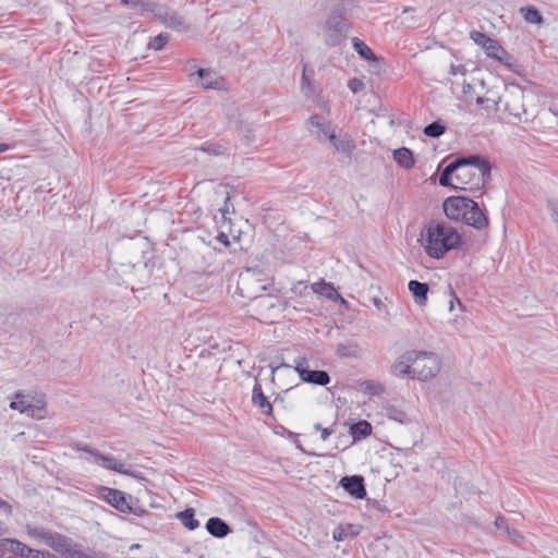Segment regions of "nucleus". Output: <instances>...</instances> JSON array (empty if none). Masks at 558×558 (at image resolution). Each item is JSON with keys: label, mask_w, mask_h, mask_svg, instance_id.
Returning a JSON list of instances; mask_svg holds the SVG:
<instances>
[{"label": "nucleus", "mask_w": 558, "mask_h": 558, "mask_svg": "<svg viewBox=\"0 0 558 558\" xmlns=\"http://www.w3.org/2000/svg\"><path fill=\"white\" fill-rule=\"evenodd\" d=\"M490 162L481 155L458 156L441 171L439 184L456 190L482 191L490 179Z\"/></svg>", "instance_id": "f257e3e1"}, {"label": "nucleus", "mask_w": 558, "mask_h": 558, "mask_svg": "<svg viewBox=\"0 0 558 558\" xmlns=\"http://www.w3.org/2000/svg\"><path fill=\"white\" fill-rule=\"evenodd\" d=\"M421 236L426 254L436 259L442 258L462 243V238L456 228L444 221H430L424 227Z\"/></svg>", "instance_id": "f03ea898"}, {"label": "nucleus", "mask_w": 558, "mask_h": 558, "mask_svg": "<svg viewBox=\"0 0 558 558\" xmlns=\"http://www.w3.org/2000/svg\"><path fill=\"white\" fill-rule=\"evenodd\" d=\"M444 211L450 220L461 221L477 230L486 229L489 220L486 210L473 199L464 196H450L444 202Z\"/></svg>", "instance_id": "7ed1b4c3"}, {"label": "nucleus", "mask_w": 558, "mask_h": 558, "mask_svg": "<svg viewBox=\"0 0 558 558\" xmlns=\"http://www.w3.org/2000/svg\"><path fill=\"white\" fill-rule=\"evenodd\" d=\"M266 289L267 286L257 278L254 270L246 269L245 272L240 274L238 280L239 293L250 300L259 299V305L271 308L275 306L272 298L270 295H262V292Z\"/></svg>", "instance_id": "20e7f679"}, {"label": "nucleus", "mask_w": 558, "mask_h": 558, "mask_svg": "<svg viewBox=\"0 0 558 558\" xmlns=\"http://www.w3.org/2000/svg\"><path fill=\"white\" fill-rule=\"evenodd\" d=\"M348 31L349 24L343 16L342 9L333 10L323 27L325 44L328 47L340 46L347 39Z\"/></svg>", "instance_id": "39448f33"}, {"label": "nucleus", "mask_w": 558, "mask_h": 558, "mask_svg": "<svg viewBox=\"0 0 558 558\" xmlns=\"http://www.w3.org/2000/svg\"><path fill=\"white\" fill-rule=\"evenodd\" d=\"M412 379L427 381L435 378L441 369V360L435 352L416 350Z\"/></svg>", "instance_id": "423d86ee"}, {"label": "nucleus", "mask_w": 558, "mask_h": 558, "mask_svg": "<svg viewBox=\"0 0 558 558\" xmlns=\"http://www.w3.org/2000/svg\"><path fill=\"white\" fill-rule=\"evenodd\" d=\"M470 37L477 46L485 50L487 57L495 59L500 63L508 64V59H510V56L496 39L480 31H472L470 33Z\"/></svg>", "instance_id": "0eeeda50"}, {"label": "nucleus", "mask_w": 558, "mask_h": 558, "mask_svg": "<svg viewBox=\"0 0 558 558\" xmlns=\"http://www.w3.org/2000/svg\"><path fill=\"white\" fill-rule=\"evenodd\" d=\"M47 546L59 553L62 558H80L83 553L81 544L58 532H52Z\"/></svg>", "instance_id": "6e6552de"}, {"label": "nucleus", "mask_w": 558, "mask_h": 558, "mask_svg": "<svg viewBox=\"0 0 558 558\" xmlns=\"http://www.w3.org/2000/svg\"><path fill=\"white\" fill-rule=\"evenodd\" d=\"M71 447L75 451H82V452H86V453L90 454L92 457H94L96 459V461L98 463L101 462L100 463L101 466L107 470L114 471V472L123 474V475L130 474V471L125 468V464L117 461L111 456L102 454L100 451L93 449L89 446L83 445L81 442H75V444L71 445Z\"/></svg>", "instance_id": "1a4fd4ad"}, {"label": "nucleus", "mask_w": 558, "mask_h": 558, "mask_svg": "<svg viewBox=\"0 0 558 558\" xmlns=\"http://www.w3.org/2000/svg\"><path fill=\"white\" fill-rule=\"evenodd\" d=\"M306 364L307 360L305 357L295 360L294 369L303 381L318 386H326L330 383V376L326 371H311Z\"/></svg>", "instance_id": "9d476101"}, {"label": "nucleus", "mask_w": 558, "mask_h": 558, "mask_svg": "<svg viewBox=\"0 0 558 558\" xmlns=\"http://www.w3.org/2000/svg\"><path fill=\"white\" fill-rule=\"evenodd\" d=\"M153 13L168 28L177 32H184L189 28L184 17L174 11H161L158 7Z\"/></svg>", "instance_id": "9b49d317"}, {"label": "nucleus", "mask_w": 558, "mask_h": 558, "mask_svg": "<svg viewBox=\"0 0 558 558\" xmlns=\"http://www.w3.org/2000/svg\"><path fill=\"white\" fill-rule=\"evenodd\" d=\"M416 356V350L405 351L392 364L393 372L401 377L412 379L413 363L415 362Z\"/></svg>", "instance_id": "f8f14e48"}, {"label": "nucleus", "mask_w": 558, "mask_h": 558, "mask_svg": "<svg viewBox=\"0 0 558 558\" xmlns=\"http://www.w3.org/2000/svg\"><path fill=\"white\" fill-rule=\"evenodd\" d=\"M340 485L355 499H364L366 497L364 478L361 475L344 476L340 480Z\"/></svg>", "instance_id": "ddd939ff"}, {"label": "nucleus", "mask_w": 558, "mask_h": 558, "mask_svg": "<svg viewBox=\"0 0 558 558\" xmlns=\"http://www.w3.org/2000/svg\"><path fill=\"white\" fill-rule=\"evenodd\" d=\"M252 404L259 410L264 415L271 416L274 412L272 404L265 396L262 385L258 379H255V384L252 390Z\"/></svg>", "instance_id": "4468645a"}, {"label": "nucleus", "mask_w": 558, "mask_h": 558, "mask_svg": "<svg viewBox=\"0 0 558 558\" xmlns=\"http://www.w3.org/2000/svg\"><path fill=\"white\" fill-rule=\"evenodd\" d=\"M104 499L121 512H130L131 507L126 502L125 494L119 489L102 487Z\"/></svg>", "instance_id": "2eb2a0df"}, {"label": "nucleus", "mask_w": 558, "mask_h": 558, "mask_svg": "<svg viewBox=\"0 0 558 558\" xmlns=\"http://www.w3.org/2000/svg\"><path fill=\"white\" fill-rule=\"evenodd\" d=\"M306 123L311 134L316 136L317 140H322L323 136L329 137V134L333 132L330 128V123L319 114L311 116Z\"/></svg>", "instance_id": "dca6fc26"}, {"label": "nucleus", "mask_w": 558, "mask_h": 558, "mask_svg": "<svg viewBox=\"0 0 558 558\" xmlns=\"http://www.w3.org/2000/svg\"><path fill=\"white\" fill-rule=\"evenodd\" d=\"M408 288L417 305H426L429 291V286L427 283L417 280H410Z\"/></svg>", "instance_id": "f3484780"}, {"label": "nucleus", "mask_w": 558, "mask_h": 558, "mask_svg": "<svg viewBox=\"0 0 558 558\" xmlns=\"http://www.w3.org/2000/svg\"><path fill=\"white\" fill-rule=\"evenodd\" d=\"M329 141L337 151L344 154L347 157H351L355 149V144L348 136L339 137L335 131L329 134Z\"/></svg>", "instance_id": "a211bd4d"}, {"label": "nucleus", "mask_w": 558, "mask_h": 558, "mask_svg": "<svg viewBox=\"0 0 558 558\" xmlns=\"http://www.w3.org/2000/svg\"><path fill=\"white\" fill-rule=\"evenodd\" d=\"M206 530L210 535L218 538H223L231 532L230 526L222 519L217 517L207 520Z\"/></svg>", "instance_id": "6ab92c4d"}, {"label": "nucleus", "mask_w": 558, "mask_h": 558, "mask_svg": "<svg viewBox=\"0 0 558 558\" xmlns=\"http://www.w3.org/2000/svg\"><path fill=\"white\" fill-rule=\"evenodd\" d=\"M197 75L202 80L203 87L206 89H220L223 86V80L208 69H198Z\"/></svg>", "instance_id": "aec40b11"}, {"label": "nucleus", "mask_w": 558, "mask_h": 558, "mask_svg": "<svg viewBox=\"0 0 558 558\" xmlns=\"http://www.w3.org/2000/svg\"><path fill=\"white\" fill-rule=\"evenodd\" d=\"M395 161L404 169H411L414 166V157L412 150L405 147L398 148L393 151Z\"/></svg>", "instance_id": "412c9836"}, {"label": "nucleus", "mask_w": 558, "mask_h": 558, "mask_svg": "<svg viewBox=\"0 0 558 558\" xmlns=\"http://www.w3.org/2000/svg\"><path fill=\"white\" fill-rule=\"evenodd\" d=\"M312 289L315 293L320 294L329 300H337L338 298H340L342 302H344V300L340 296L335 287L329 282L322 280L319 282L314 283L312 286Z\"/></svg>", "instance_id": "4be33fe9"}, {"label": "nucleus", "mask_w": 558, "mask_h": 558, "mask_svg": "<svg viewBox=\"0 0 558 558\" xmlns=\"http://www.w3.org/2000/svg\"><path fill=\"white\" fill-rule=\"evenodd\" d=\"M350 434L354 441L361 440L372 434V425L365 420H361L350 426Z\"/></svg>", "instance_id": "5701e85b"}, {"label": "nucleus", "mask_w": 558, "mask_h": 558, "mask_svg": "<svg viewBox=\"0 0 558 558\" xmlns=\"http://www.w3.org/2000/svg\"><path fill=\"white\" fill-rule=\"evenodd\" d=\"M359 535V529L353 524H340L332 533V537L337 542H342L348 537H355Z\"/></svg>", "instance_id": "b1692460"}, {"label": "nucleus", "mask_w": 558, "mask_h": 558, "mask_svg": "<svg viewBox=\"0 0 558 558\" xmlns=\"http://www.w3.org/2000/svg\"><path fill=\"white\" fill-rule=\"evenodd\" d=\"M26 532H27V535L29 537H32L33 539L39 541V542L44 543L45 545H48L49 537H50V535L52 534L53 531L48 530V529L43 527V526L27 524L26 525Z\"/></svg>", "instance_id": "393cba45"}, {"label": "nucleus", "mask_w": 558, "mask_h": 558, "mask_svg": "<svg viewBox=\"0 0 558 558\" xmlns=\"http://www.w3.org/2000/svg\"><path fill=\"white\" fill-rule=\"evenodd\" d=\"M1 545L4 546L7 549H9L12 554L15 556H20L21 558H26L28 555V550H31V547L25 545L22 542H19L16 539H2Z\"/></svg>", "instance_id": "a878e982"}, {"label": "nucleus", "mask_w": 558, "mask_h": 558, "mask_svg": "<svg viewBox=\"0 0 558 558\" xmlns=\"http://www.w3.org/2000/svg\"><path fill=\"white\" fill-rule=\"evenodd\" d=\"M1 545L4 546L7 549H9L12 554L15 556H20L21 558H26L28 555V550H31V547L25 545L22 542H19L16 539H2Z\"/></svg>", "instance_id": "bb28decb"}, {"label": "nucleus", "mask_w": 558, "mask_h": 558, "mask_svg": "<svg viewBox=\"0 0 558 558\" xmlns=\"http://www.w3.org/2000/svg\"><path fill=\"white\" fill-rule=\"evenodd\" d=\"M1 545L4 546L7 549H9L12 554L15 556H20L21 558H26L28 555V550H31V547L25 545L22 542H19L16 539H2Z\"/></svg>", "instance_id": "cd10ccee"}, {"label": "nucleus", "mask_w": 558, "mask_h": 558, "mask_svg": "<svg viewBox=\"0 0 558 558\" xmlns=\"http://www.w3.org/2000/svg\"><path fill=\"white\" fill-rule=\"evenodd\" d=\"M352 45L357 54L367 61H377V57L374 51L360 38L353 37Z\"/></svg>", "instance_id": "c85d7f7f"}, {"label": "nucleus", "mask_w": 558, "mask_h": 558, "mask_svg": "<svg viewBox=\"0 0 558 558\" xmlns=\"http://www.w3.org/2000/svg\"><path fill=\"white\" fill-rule=\"evenodd\" d=\"M181 523L190 531H194L199 526V521L195 518L193 508H187L177 514Z\"/></svg>", "instance_id": "c756f323"}, {"label": "nucleus", "mask_w": 558, "mask_h": 558, "mask_svg": "<svg viewBox=\"0 0 558 558\" xmlns=\"http://www.w3.org/2000/svg\"><path fill=\"white\" fill-rule=\"evenodd\" d=\"M520 12L527 23L539 25L544 22L541 12L533 5L522 7Z\"/></svg>", "instance_id": "7c9ffc66"}, {"label": "nucleus", "mask_w": 558, "mask_h": 558, "mask_svg": "<svg viewBox=\"0 0 558 558\" xmlns=\"http://www.w3.org/2000/svg\"><path fill=\"white\" fill-rule=\"evenodd\" d=\"M123 4L129 5L131 9H138L142 12H155L158 4L147 0H120Z\"/></svg>", "instance_id": "2f4dec72"}, {"label": "nucleus", "mask_w": 558, "mask_h": 558, "mask_svg": "<svg viewBox=\"0 0 558 558\" xmlns=\"http://www.w3.org/2000/svg\"><path fill=\"white\" fill-rule=\"evenodd\" d=\"M423 132L428 137L437 138L446 132V126L440 121H434L427 124Z\"/></svg>", "instance_id": "473e14b6"}, {"label": "nucleus", "mask_w": 558, "mask_h": 558, "mask_svg": "<svg viewBox=\"0 0 558 558\" xmlns=\"http://www.w3.org/2000/svg\"><path fill=\"white\" fill-rule=\"evenodd\" d=\"M24 395L21 392V391H17L15 393V400H13L11 403H10V408L12 410H17L20 411L21 413H26L28 412L29 410H32L34 407L26 402L24 400Z\"/></svg>", "instance_id": "72a5a7b5"}, {"label": "nucleus", "mask_w": 558, "mask_h": 558, "mask_svg": "<svg viewBox=\"0 0 558 558\" xmlns=\"http://www.w3.org/2000/svg\"><path fill=\"white\" fill-rule=\"evenodd\" d=\"M170 36L166 33H160L159 35L155 36L148 44V49L153 50H161L165 45L169 41Z\"/></svg>", "instance_id": "f704fd0d"}, {"label": "nucleus", "mask_w": 558, "mask_h": 558, "mask_svg": "<svg viewBox=\"0 0 558 558\" xmlns=\"http://www.w3.org/2000/svg\"><path fill=\"white\" fill-rule=\"evenodd\" d=\"M363 387H364V392L369 396L379 395L384 390L383 386L374 380H365L363 383Z\"/></svg>", "instance_id": "c9c22d12"}, {"label": "nucleus", "mask_w": 558, "mask_h": 558, "mask_svg": "<svg viewBox=\"0 0 558 558\" xmlns=\"http://www.w3.org/2000/svg\"><path fill=\"white\" fill-rule=\"evenodd\" d=\"M201 149L215 156L222 155L226 151V147L221 144H204Z\"/></svg>", "instance_id": "e433bc0d"}, {"label": "nucleus", "mask_w": 558, "mask_h": 558, "mask_svg": "<svg viewBox=\"0 0 558 558\" xmlns=\"http://www.w3.org/2000/svg\"><path fill=\"white\" fill-rule=\"evenodd\" d=\"M348 87L352 93H359L364 88V83L360 78L353 77L349 81Z\"/></svg>", "instance_id": "4c0bfd02"}, {"label": "nucleus", "mask_w": 558, "mask_h": 558, "mask_svg": "<svg viewBox=\"0 0 558 558\" xmlns=\"http://www.w3.org/2000/svg\"><path fill=\"white\" fill-rule=\"evenodd\" d=\"M314 429L319 430L322 433V439L325 441L329 438V436L333 433L331 428L323 427L320 423L314 424Z\"/></svg>", "instance_id": "58836bf2"}, {"label": "nucleus", "mask_w": 558, "mask_h": 558, "mask_svg": "<svg viewBox=\"0 0 558 558\" xmlns=\"http://www.w3.org/2000/svg\"><path fill=\"white\" fill-rule=\"evenodd\" d=\"M458 73H461V74L464 75L466 73L465 66L462 65V64L456 65V64L451 63V65H450V74L451 75H457Z\"/></svg>", "instance_id": "ea45409f"}, {"label": "nucleus", "mask_w": 558, "mask_h": 558, "mask_svg": "<svg viewBox=\"0 0 558 558\" xmlns=\"http://www.w3.org/2000/svg\"><path fill=\"white\" fill-rule=\"evenodd\" d=\"M46 553V550L31 548L26 558H45Z\"/></svg>", "instance_id": "a19ab883"}, {"label": "nucleus", "mask_w": 558, "mask_h": 558, "mask_svg": "<svg viewBox=\"0 0 558 558\" xmlns=\"http://www.w3.org/2000/svg\"><path fill=\"white\" fill-rule=\"evenodd\" d=\"M0 510L4 514H7V515L12 514V507H11V505L8 501H5V500H3L1 498H0Z\"/></svg>", "instance_id": "79ce46f5"}, {"label": "nucleus", "mask_w": 558, "mask_h": 558, "mask_svg": "<svg viewBox=\"0 0 558 558\" xmlns=\"http://www.w3.org/2000/svg\"><path fill=\"white\" fill-rule=\"evenodd\" d=\"M495 525L498 527V529H506L508 533L509 530H508V526H507V521L504 517L501 515H498L495 520Z\"/></svg>", "instance_id": "37998d69"}, {"label": "nucleus", "mask_w": 558, "mask_h": 558, "mask_svg": "<svg viewBox=\"0 0 558 558\" xmlns=\"http://www.w3.org/2000/svg\"><path fill=\"white\" fill-rule=\"evenodd\" d=\"M306 71H307V65H306V64H304V66H303V72H302V80H301V81H302V86H303V87H304V86H306V85H307V86H311V85H312V82L310 81V78H308V76H307Z\"/></svg>", "instance_id": "c03bdc74"}, {"label": "nucleus", "mask_w": 558, "mask_h": 558, "mask_svg": "<svg viewBox=\"0 0 558 558\" xmlns=\"http://www.w3.org/2000/svg\"><path fill=\"white\" fill-rule=\"evenodd\" d=\"M293 442H294L295 447H296L301 452H303V453H305V454H308V456H317L315 452H308V451H306V450L303 448V446H302L301 441L299 440V437H298V438H295V439H293Z\"/></svg>", "instance_id": "a18cd8bd"}, {"label": "nucleus", "mask_w": 558, "mask_h": 558, "mask_svg": "<svg viewBox=\"0 0 558 558\" xmlns=\"http://www.w3.org/2000/svg\"><path fill=\"white\" fill-rule=\"evenodd\" d=\"M338 353L343 355V356L349 355V352H348L347 347L344 344H339L338 345Z\"/></svg>", "instance_id": "49530a36"}, {"label": "nucleus", "mask_w": 558, "mask_h": 558, "mask_svg": "<svg viewBox=\"0 0 558 558\" xmlns=\"http://www.w3.org/2000/svg\"><path fill=\"white\" fill-rule=\"evenodd\" d=\"M505 109L509 111L510 114L514 116L515 118H520L521 117V113L520 111H512L510 108H509V105L506 104L505 105Z\"/></svg>", "instance_id": "de8ad7c7"}, {"label": "nucleus", "mask_w": 558, "mask_h": 558, "mask_svg": "<svg viewBox=\"0 0 558 558\" xmlns=\"http://www.w3.org/2000/svg\"><path fill=\"white\" fill-rule=\"evenodd\" d=\"M80 558H97L94 554H89L83 550Z\"/></svg>", "instance_id": "09e8293b"}, {"label": "nucleus", "mask_w": 558, "mask_h": 558, "mask_svg": "<svg viewBox=\"0 0 558 558\" xmlns=\"http://www.w3.org/2000/svg\"><path fill=\"white\" fill-rule=\"evenodd\" d=\"M10 146L5 143H0V153L9 150Z\"/></svg>", "instance_id": "8fccbe9b"}, {"label": "nucleus", "mask_w": 558, "mask_h": 558, "mask_svg": "<svg viewBox=\"0 0 558 558\" xmlns=\"http://www.w3.org/2000/svg\"><path fill=\"white\" fill-rule=\"evenodd\" d=\"M472 89V85L469 83L463 84V93L466 94Z\"/></svg>", "instance_id": "3c124183"}, {"label": "nucleus", "mask_w": 558, "mask_h": 558, "mask_svg": "<svg viewBox=\"0 0 558 558\" xmlns=\"http://www.w3.org/2000/svg\"><path fill=\"white\" fill-rule=\"evenodd\" d=\"M219 240H220L221 242H223L225 244H228V243H229V241H228V236H227L226 234H223V233H221V234L219 235Z\"/></svg>", "instance_id": "603ef678"}, {"label": "nucleus", "mask_w": 558, "mask_h": 558, "mask_svg": "<svg viewBox=\"0 0 558 558\" xmlns=\"http://www.w3.org/2000/svg\"><path fill=\"white\" fill-rule=\"evenodd\" d=\"M288 437H290V438H292V439H295V438H298V437H299V435H298V434H294V433H292V432H290V430H289V432H288Z\"/></svg>", "instance_id": "864d4df0"}, {"label": "nucleus", "mask_w": 558, "mask_h": 558, "mask_svg": "<svg viewBox=\"0 0 558 558\" xmlns=\"http://www.w3.org/2000/svg\"><path fill=\"white\" fill-rule=\"evenodd\" d=\"M374 304L379 307L381 305V301L379 299H374Z\"/></svg>", "instance_id": "5fc2aeb1"}, {"label": "nucleus", "mask_w": 558, "mask_h": 558, "mask_svg": "<svg viewBox=\"0 0 558 558\" xmlns=\"http://www.w3.org/2000/svg\"><path fill=\"white\" fill-rule=\"evenodd\" d=\"M476 102H477L478 105L483 104V98H482V97H478V98H477V100H476Z\"/></svg>", "instance_id": "6e6d98bb"}, {"label": "nucleus", "mask_w": 558, "mask_h": 558, "mask_svg": "<svg viewBox=\"0 0 558 558\" xmlns=\"http://www.w3.org/2000/svg\"><path fill=\"white\" fill-rule=\"evenodd\" d=\"M278 368H279V366L272 367L271 373L274 374Z\"/></svg>", "instance_id": "4d7b16f0"}, {"label": "nucleus", "mask_w": 558, "mask_h": 558, "mask_svg": "<svg viewBox=\"0 0 558 558\" xmlns=\"http://www.w3.org/2000/svg\"><path fill=\"white\" fill-rule=\"evenodd\" d=\"M280 366H282V367H289V365H288V364H286V363H282Z\"/></svg>", "instance_id": "13d9d810"}, {"label": "nucleus", "mask_w": 558, "mask_h": 558, "mask_svg": "<svg viewBox=\"0 0 558 558\" xmlns=\"http://www.w3.org/2000/svg\"><path fill=\"white\" fill-rule=\"evenodd\" d=\"M452 307H453V302L451 301L450 302V310H452Z\"/></svg>", "instance_id": "bf43d9fd"}]
</instances>
